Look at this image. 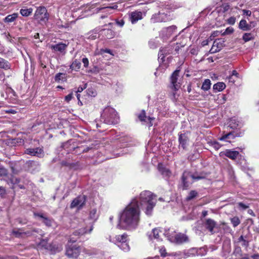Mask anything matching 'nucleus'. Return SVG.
Instances as JSON below:
<instances>
[{"mask_svg":"<svg viewBox=\"0 0 259 259\" xmlns=\"http://www.w3.org/2000/svg\"><path fill=\"white\" fill-rule=\"evenodd\" d=\"M140 221V209L139 202L134 199L124 209L120 215V224L127 230L135 229Z\"/></svg>","mask_w":259,"mask_h":259,"instance_id":"obj_1","label":"nucleus"},{"mask_svg":"<svg viewBox=\"0 0 259 259\" xmlns=\"http://www.w3.org/2000/svg\"><path fill=\"white\" fill-rule=\"evenodd\" d=\"M156 202V196L149 191L142 192L140 195V203L142 209L147 215L152 214L153 207Z\"/></svg>","mask_w":259,"mask_h":259,"instance_id":"obj_2","label":"nucleus"},{"mask_svg":"<svg viewBox=\"0 0 259 259\" xmlns=\"http://www.w3.org/2000/svg\"><path fill=\"white\" fill-rule=\"evenodd\" d=\"M164 235L168 240L176 244L180 245L189 242L188 236L182 233H177L173 230H165Z\"/></svg>","mask_w":259,"mask_h":259,"instance_id":"obj_3","label":"nucleus"},{"mask_svg":"<svg viewBox=\"0 0 259 259\" xmlns=\"http://www.w3.org/2000/svg\"><path fill=\"white\" fill-rule=\"evenodd\" d=\"M33 18L39 24L42 23H46L49 18V14L46 8L44 6L37 7L33 16Z\"/></svg>","mask_w":259,"mask_h":259,"instance_id":"obj_4","label":"nucleus"},{"mask_svg":"<svg viewBox=\"0 0 259 259\" xmlns=\"http://www.w3.org/2000/svg\"><path fill=\"white\" fill-rule=\"evenodd\" d=\"M103 117H105V122L108 124H115L118 121V117L113 108H106L104 111Z\"/></svg>","mask_w":259,"mask_h":259,"instance_id":"obj_5","label":"nucleus"},{"mask_svg":"<svg viewBox=\"0 0 259 259\" xmlns=\"http://www.w3.org/2000/svg\"><path fill=\"white\" fill-rule=\"evenodd\" d=\"M24 228H20L17 230H13L12 234L17 238H23L24 236H31L33 235L34 233H38L39 230L36 228H32L30 230L24 231Z\"/></svg>","mask_w":259,"mask_h":259,"instance_id":"obj_6","label":"nucleus"},{"mask_svg":"<svg viewBox=\"0 0 259 259\" xmlns=\"http://www.w3.org/2000/svg\"><path fill=\"white\" fill-rule=\"evenodd\" d=\"M80 252V249L79 246L69 244L68 243L66 247V255L69 258H77Z\"/></svg>","mask_w":259,"mask_h":259,"instance_id":"obj_7","label":"nucleus"},{"mask_svg":"<svg viewBox=\"0 0 259 259\" xmlns=\"http://www.w3.org/2000/svg\"><path fill=\"white\" fill-rule=\"evenodd\" d=\"M87 197L85 195H78L71 202L70 207L73 208L77 207L78 209H81L85 204Z\"/></svg>","mask_w":259,"mask_h":259,"instance_id":"obj_8","label":"nucleus"},{"mask_svg":"<svg viewBox=\"0 0 259 259\" xmlns=\"http://www.w3.org/2000/svg\"><path fill=\"white\" fill-rule=\"evenodd\" d=\"M25 153L28 155L36 156L39 158H42L44 156V151L43 147H36L35 148H27Z\"/></svg>","mask_w":259,"mask_h":259,"instance_id":"obj_9","label":"nucleus"},{"mask_svg":"<svg viewBox=\"0 0 259 259\" xmlns=\"http://www.w3.org/2000/svg\"><path fill=\"white\" fill-rule=\"evenodd\" d=\"M179 70H176L170 77V82L173 89L177 91L180 88V83L179 81Z\"/></svg>","mask_w":259,"mask_h":259,"instance_id":"obj_10","label":"nucleus"},{"mask_svg":"<svg viewBox=\"0 0 259 259\" xmlns=\"http://www.w3.org/2000/svg\"><path fill=\"white\" fill-rule=\"evenodd\" d=\"M137 116L140 121L143 122L144 124H146L148 127H151L153 125V123L151 122L153 118L149 116H147L144 110H142L141 112L138 114Z\"/></svg>","mask_w":259,"mask_h":259,"instance_id":"obj_11","label":"nucleus"},{"mask_svg":"<svg viewBox=\"0 0 259 259\" xmlns=\"http://www.w3.org/2000/svg\"><path fill=\"white\" fill-rule=\"evenodd\" d=\"M189 177H191L195 180H198L203 178L202 177H195L193 175H190L189 172L184 171L182 177L183 189H187L188 188L189 185L187 180Z\"/></svg>","mask_w":259,"mask_h":259,"instance_id":"obj_12","label":"nucleus"},{"mask_svg":"<svg viewBox=\"0 0 259 259\" xmlns=\"http://www.w3.org/2000/svg\"><path fill=\"white\" fill-rule=\"evenodd\" d=\"M130 16V19L132 24H135L139 20L143 19V14L141 11H135L132 12Z\"/></svg>","mask_w":259,"mask_h":259,"instance_id":"obj_13","label":"nucleus"},{"mask_svg":"<svg viewBox=\"0 0 259 259\" xmlns=\"http://www.w3.org/2000/svg\"><path fill=\"white\" fill-rule=\"evenodd\" d=\"M224 41L218 39L215 40L213 43V45L210 50V52L211 53H215L217 52H219L220 50H221L223 48L224 46Z\"/></svg>","mask_w":259,"mask_h":259,"instance_id":"obj_14","label":"nucleus"},{"mask_svg":"<svg viewBox=\"0 0 259 259\" xmlns=\"http://www.w3.org/2000/svg\"><path fill=\"white\" fill-rule=\"evenodd\" d=\"M217 223L213 220L211 219H207L204 223L205 228L210 232L211 234L214 233L213 229L216 227Z\"/></svg>","mask_w":259,"mask_h":259,"instance_id":"obj_15","label":"nucleus"},{"mask_svg":"<svg viewBox=\"0 0 259 259\" xmlns=\"http://www.w3.org/2000/svg\"><path fill=\"white\" fill-rule=\"evenodd\" d=\"M100 34L107 39H111L115 37L116 32L111 28L102 29L100 31Z\"/></svg>","mask_w":259,"mask_h":259,"instance_id":"obj_16","label":"nucleus"},{"mask_svg":"<svg viewBox=\"0 0 259 259\" xmlns=\"http://www.w3.org/2000/svg\"><path fill=\"white\" fill-rule=\"evenodd\" d=\"M220 155L221 156L224 155L232 160H235L238 157L239 153L237 151L228 149L225 151L221 152Z\"/></svg>","mask_w":259,"mask_h":259,"instance_id":"obj_17","label":"nucleus"},{"mask_svg":"<svg viewBox=\"0 0 259 259\" xmlns=\"http://www.w3.org/2000/svg\"><path fill=\"white\" fill-rule=\"evenodd\" d=\"M34 215L42 219V223L47 227H51L52 226V223L54 221L53 219L46 217L44 214L38 212H34Z\"/></svg>","mask_w":259,"mask_h":259,"instance_id":"obj_18","label":"nucleus"},{"mask_svg":"<svg viewBox=\"0 0 259 259\" xmlns=\"http://www.w3.org/2000/svg\"><path fill=\"white\" fill-rule=\"evenodd\" d=\"M161 230L158 228H154L152 231L148 235L149 238L151 240H156L159 241L160 240Z\"/></svg>","mask_w":259,"mask_h":259,"instance_id":"obj_19","label":"nucleus"},{"mask_svg":"<svg viewBox=\"0 0 259 259\" xmlns=\"http://www.w3.org/2000/svg\"><path fill=\"white\" fill-rule=\"evenodd\" d=\"M67 47V45L64 44L63 42H59L57 44L52 45L51 47L52 50H54L56 52H59L60 53L65 52Z\"/></svg>","mask_w":259,"mask_h":259,"instance_id":"obj_20","label":"nucleus"},{"mask_svg":"<svg viewBox=\"0 0 259 259\" xmlns=\"http://www.w3.org/2000/svg\"><path fill=\"white\" fill-rule=\"evenodd\" d=\"M45 248L50 250L52 253L59 252L62 249V247L61 245L54 243L47 245V246H45Z\"/></svg>","mask_w":259,"mask_h":259,"instance_id":"obj_21","label":"nucleus"},{"mask_svg":"<svg viewBox=\"0 0 259 259\" xmlns=\"http://www.w3.org/2000/svg\"><path fill=\"white\" fill-rule=\"evenodd\" d=\"M11 65L9 62L0 57V68L5 70H9L11 68Z\"/></svg>","mask_w":259,"mask_h":259,"instance_id":"obj_22","label":"nucleus"},{"mask_svg":"<svg viewBox=\"0 0 259 259\" xmlns=\"http://www.w3.org/2000/svg\"><path fill=\"white\" fill-rule=\"evenodd\" d=\"M188 140V137L185 134H182L179 135V141L180 142V145L183 149L185 148Z\"/></svg>","mask_w":259,"mask_h":259,"instance_id":"obj_23","label":"nucleus"},{"mask_svg":"<svg viewBox=\"0 0 259 259\" xmlns=\"http://www.w3.org/2000/svg\"><path fill=\"white\" fill-rule=\"evenodd\" d=\"M69 67L72 70L78 71L81 67V62L77 59H75Z\"/></svg>","mask_w":259,"mask_h":259,"instance_id":"obj_24","label":"nucleus"},{"mask_svg":"<svg viewBox=\"0 0 259 259\" xmlns=\"http://www.w3.org/2000/svg\"><path fill=\"white\" fill-rule=\"evenodd\" d=\"M239 28L243 31H248L250 30L251 26L247 24L245 20L242 19L239 22Z\"/></svg>","mask_w":259,"mask_h":259,"instance_id":"obj_25","label":"nucleus"},{"mask_svg":"<svg viewBox=\"0 0 259 259\" xmlns=\"http://www.w3.org/2000/svg\"><path fill=\"white\" fill-rule=\"evenodd\" d=\"M72 149L75 151V154L76 155H79L81 153L87 152L90 150V148H85L83 146H78L76 147H73Z\"/></svg>","mask_w":259,"mask_h":259,"instance_id":"obj_26","label":"nucleus"},{"mask_svg":"<svg viewBox=\"0 0 259 259\" xmlns=\"http://www.w3.org/2000/svg\"><path fill=\"white\" fill-rule=\"evenodd\" d=\"M128 235L126 233L122 235H118L115 236V241L118 243H121L128 240Z\"/></svg>","mask_w":259,"mask_h":259,"instance_id":"obj_27","label":"nucleus"},{"mask_svg":"<svg viewBox=\"0 0 259 259\" xmlns=\"http://www.w3.org/2000/svg\"><path fill=\"white\" fill-rule=\"evenodd\" d=\"M18 13H13L11 15H8L4 19V21L5 23H10L13 22L16 20V19L18 18Z\"/></svg>","mask_w":259,"mask_h":259,"instance_id":"obj_28","label":"nucleus"},{"mask_svg":"<svg viewBox=\"0 0 259 259\" xmlns=\"http://www.w3.org/2000/svg\"><path fill=\"white\" fill-rule=\"evenodd\" d=\"M176 30V27L175 26H171L165 28L164 33H165V36L168 37L174 33Z\"/></svg>","mask_w":259,"mask_h":259,"instance_id":"obj_29","label":"nucleus"},{"mask_svg":"<svg viewBox=\"0 0 259 259\" xmlns=\"http://www.w3.org/2000/svg\"><path fill=\"white\" fill-rule=\"evenodd\" d=\"M54 79L55 81L57 82H59L60 81L64 82L67 80L66 74L62 73H57L55 76Z\"/></svg>","mask_w":259,"mask_h":259,"instance_id":"obj_30","label":"nucleus"},{"mask_svg":"<svg viewBox=\"0 0 259 259\" xmlns=\"http://www.w3.org/2000/svg\"><path fill=\"white\" fill-rule=\"evenodd\" d=\"M226 88V84L224 82H219L214 84L213 86V89L215 92H221Z\"/></svg>","mask_w":259,"mask_h":259,"instance_id":"obj_31","label":"nucleus"},{"mask_svg":"<svg viewBox=\"0 0 259 259\" xmlns=\"http://www.w3.org/2000/svg\"><path fill=\"white\" fill-rule=\"evenodd\" d=\"M33 11V9L30 8L29 9H22L20 11V14L24 17H28L30 16Z\"/></svg>","mask_w":259,"mask_h":259,"instance_id":"obj_32","label":"nucleus"},{"mask_svg":"<svg viewBox=\"0 0 259 259\" xmlns=\"http://www.w3.org/2000/svg\"><path fill=\"white\" fill-rule=\"evenodd\" d=\"M8 182L12 185L18 184L20 182V179L14 176V175H11L8 177Z\"/></svg>","mask_w":259,"mask_h":259,"instance_id":"obj_33","label":"nucleus"},{"mask_svg":"<svg viewBox=\"0 0 259 259\" xmlns=\"http://www.w3.org/2000/svg\"><path fill=\"white\" fill-rule=\"evenodd\" d=\"M211 82L209 79H205L203 81L201 89L204 91H207L210 88Z\"/></svg>","mask_w":259,"mask_h":259,"instance_id":"obj_34","label":"nucleus"},{"mask_svg":"<svg viewBox=\"0 0 259 259\" xmlns=\"http://www.w3.org/2000/svg\"><path fill=\"white\" fill-rule=\"evenodd\" d=\"M118 246L119 247H120V248L125 252L129 251L130 249V247L127 241L118 244Z\"/></svg>","mask_w":259,"mask_h":259,"instance_id":"obj_35","label":"nucleus"},{"mask_svg":"<svg viewBox=\"0 0 259 259\" xmlns=\"http://www.w3.org/2000/svg\"><path fill=\"white\" fill-rule=\"evenodd\" d=\"M236 136H235L232 132H229L228 134H225L221 138H220V140L224 141L227 139H233Z\"/></svg>","mask_w":259,"mask_h":259,"instance_id":"obj_36","label":"nucleus"},{"mask_svg":"<svg viewBox=\"0 0 259 259\" xmlns=\"http://www.w3.org/2000/svg\"><path fill=\"white\" fill-rule=\"evenodd\" d=\"M228 124V127L232 129H236L238 126V123L235 119H230Z\"/></svg>","mask_w":259,"mask_h":259,"instance_id":"obj_37","label":"nucleus"},{"mask_svg":"<svg viewBox=\"0 0 259 259\" xmlns=\"http://www.w3.org/2000/svg\"><path fill=\"white\" fill-rule=\"evenodd\" d=\"M238 242L241 243L242 246L246 247L248 245V241L246 239V237H244L242 235L239 237Z\"/></svg>","mask_w":259,"mask_h":259,"instance_id":"obj_38","label":"nucleus"},{"mask_svg":"<svg viewBox=\"0 0 259 259\" xmlns=\"http://www.w3.org/2000/svg\"><path fill=\"white\" fill-rule=\"evenodd\" d=\"M253 35L251 33H245L242 37L243 39L245 41H248L253 39Z\"/></svg>","mask_w":259,"mask_h":259,"instance_id":"obj_39","label":"nucleus"},{"mask_svg":"<svg viewBox=\"0 0 259 259\" xmlns=\"http://www.w3.org/2000/svg\"><path fill=\"white\" fill-rule=\"evenodd\" d=\"M87 93L88 96L91 97H95L97 95L96 91L93 88H88Z\"/></svg>","mask_w":259,"mask_h":259,"instance_id":"obj_40","label":"nucleus"},{"mask_svg":"<svg viewBox=\"0 0 259 259\" xmlns=\"http://www.w3.org/2000/svg\"><path fill=\"white\" fill-rule=\"evenodd\" d=\"M197 194L198 193L196 191H191L189 194V195L187 196L186 199L187 200H191L194 198L195 197H196Z\"/></svg>","mask_w":259,"mask_h":259,"instance_id":"obj_41","label":"nucleus"},{"mask_svg":"<svg viewBox=\"0 0 259 259\" xmlns=\"http://www.w3.org/2000/svg\"><path fill=\"white\" fill-rule=\"evenodd\" d=\"M231 222L234 227H237L240 223V220L237 217L231 219Z\"/></svg>","mask_w":259,"mask_h":259,"instance_id":"obj_42","label":"nucleus"},{"mask_svg":"<svg viewBox=\"0 0 259 259\" xmlns=\"http://www.w3.org/2000/svg\"><path fill=\"white\" fill-rule=\"evenodd\" d=\"M62 166L69 167L70 168L73 167L75 165H77V163H69L66 161H62L61 163Z\"/></svg>","mask_w":259,"mask_h":259,"instance_id":"obj_43","label":"nucleus"},{"mask_svg":"<svg viewBox=\"0 0 259 259\" xmlns=\"http://www.w3.org/2000/svg\"><path fill=\"white\" fill-rule=\"evenodd\" d=\"M23 142H24V140L20 138H15V139H12L11 143L14 144H19L20 145L21 144H23Z\"/></svg>","mask_w":259,"mask_h":259,"instance_id":"obj_44","label":"nucleus"},{"mask_svg":"<svg viewBox=\"0 0 259 259\" xmlns=\"http://www.w3.org/2000/svg\"><path fill=\"white\" fill-rule=\"evenodd\" d=\"M115 24L119 26L120 27H122L124 25L125 22L123 19H116L115 20Z\"/></svg>","mask_w":259,"mask_h":259,"instance_id":"obj_45","label":"nucleus"},{"mask_svg":"<svg viewBox=\"0 0 259 259\" xmlns=\"http://www.w3.org/2000/svg\"><path fill=\"white\" fill-rule=\"evenodd\" d=\"M10 168L13 175H18L20 172V169L15 168V165H13L12 164L11 165Z\"/></svg>","mask_w":259,"mask_h":259,"instance_id":"obj_46","label":"nucleus"},{"mask_svg":"<svg viewBox=\"0 0 259 259\" xmlns=\"http://www.w3.org/2000/svg\"><path fill=\"white\" fill-rule=\"evenodd\" d=\"M17 222L21 225H25L27 223V220L26 219H22L21 218H18L16 219Z\"/></svg>","mask_w":259,"mask_h":259,"instance_id":"obj_47","label":"nucleus"},{"mask_svg":"<svg viewBox=\"0 0 259 259\" xmlns=\"http://www.w3.org/2000/svg\"><path fill=\"white\" fill-rule=\"evenodd\" d=\"M171 171L169 169L163 167V176L169 177L171 175Z\"/></svg>","mask_w":259,"mask_h":259,"instance_id":"obj_48","label":"nucleus"},{"mask_svg":"<svg viewBox=\"0 0 259 259\" xmlns=\"http://www.w3.org/2000/svg\"><path fill=\"white\" fill-rule=\"evenodd\" d=\"M7 170L3 166L0 165V176L7 175Z\"/></svg>","mask_w":259,"mask_h":259,"instance_id":"obj_49","label":"nucleus"},{"mask_svg":"<svg viewBox=\"0 0 259 259\" xmlns=\"http://www.w3.org/2000/svg\"><path fill=\"white\" fill-rule=\"evenodd\" d=\"M211 146L215 149L218 150L221 147L220 144L217 142H212L211 143Z\"/></svg>","mask_w":259,"mask_h":259,"instance_id":"obj_50","label":"nucleus"},{"mask_svg":"<svg viewBox=\"0 0 259 259\" xmlns=\"http://www.w3.org/2000/svg\"><path fill=\"white\" fill-rule=\"evenodd\" d=\"M238 205L240 209H243V210H245L249 207L248 205L245 204L242 202H239L238 203Z\"/></svg>","mask_w":259,"mask_h":259,"instance_id":"obj_51","label":"nucleus"},{"mask_svg":"<svg viewBox=\"0 0 259 259\" xmlns=\"http://www.w3.org/2000/svg\"><path fill=\"white\" fill-rule=\"evenodd\" d=\"M86 233V231H84L83 230H76L73 232V235H82Z\"/></svg>","mask_w":259,"mask_h":259,"instance_id":"obj_52","label":"nucleus"},{"mask_svg":"<svg viewBox=\"0 0 259 259\" xmlns=\"http://www.w3.org/2000/svg\"><path fill=\"white\" fill-rule=\"evenodd\" d=\"M82 62L83 64V66L85 68H87L89 66V61L87 58H83L82 59Z\"/></svg>","mask_w":259,"mask_h":259,"instance_id":"obj_53","label":"nucleus"},{"mask_svg":"<svg viewBox=\"0 0 259 259\" xmlns=\"http://www.w3.org/2000/svg\"><path fill=\"white\" fill-rule=\"evenodd\" d=\"M72 97H73V93H71L69 94H68V95H67L66 96H65V100L66 102L68 103L71 100V99H72Z\"/></svg>","mask_w":259,"mask_h":259,"instance_id":"obj_54","label":"nucleus"},{"mask_svg":"<svg viewBox=\"0 0 259 259\" xmlns=\"http://www.w3.org/2000/svg\"><path fill=\"white\" fill-rule=\"evenodd\" d=\"M234 31V29L232 27H228L226 30L224 32V34H229L233 33Z\"/></svg>","mask_w":259,"mask_h":259,"instance_id":"obj_55","label":"nucleus"},{"mask_svg":"<svg viewBox=\"0 0 259 259\" xmlns=\"http://www.w3.org/2000/svg\"><path fill=\"white\" fill-rule=\"evenodd\" d=\"M159 15H160L159 13H158L157 14L153 15L151 19L152 22L153 23H156V22H159L160 21V20H158L157 19V16Z\"/></svg>","mask_w":259,"mask_h":259,"instance_id":"obj_56","label":"nucleus"},{"mask_svg":"<svg viewBox=\"0 0 259 259\" xmlns=\"http://www.w3.org/2000/svg\"><path fill=\"white\" fill-rule=\"evenodd\" d=\"M235 21H236V19L234 17H231L228 19V23L231 25L234 24L235 23Z\"/></svg>","mask_w":259,"mask_h":259,"instance_id":"obj_57","label":"nucleus"},{"mask_svg":"<svg viewBox=\"0 0 259 259\" xmlns=\"http://www.w3.org/2000/svg\"><path fill=\"white\" fill-rule=\"evenodd\" d=\"M101 52H102L103 53H108L111 55H113L112 51L109 49H101Z\"/></svg>","mask_w":259,"mask_h":259,"instance_id":"obj_58","label":"nucleus"},{"mask_svg":"<svg viewBox=\"0 0 259 259\" xmlns=\"http://www.w3.org/2000/svg\"><path fill=\"white\" fill-rule=\"evenodd\" d=\"M98 33L96 32L93 33L89 36V38L91 39H95L97 37Z\"/></svg>","mask_w":259,"mask_h":259,"instance_id":"obj_59","label":"nucleus"},{"mask_svg":"<svg viewBox=\"0 0 259 259\" xmlns=\"http://www.w3.org/2000/svg\"><path fill=\"white\" fill-rule=\"evenodd\" d=\"M87 88V84H85L83 87L79 86L77 91H76V93H81L82 92L85 88Z\"/></svg>","mask_w":259,"mask_h":259,"instance_id":"obj_60","label":"nucleus"},{"mask_svg":"<svg viewBox=\"0 0 259 259\" xmlns=\"http://www.w3.org/2000/svg\"><path fill=\"white\" fill-rule=\"evenodd\" d=\"M6 194V190L3 187H0V195L3 196Z\"/></svg>","mask_w":259,"mask_h":259,"instance_id":"obj_61","label":"nucleus"},{"mask_svg":"<svg viewBox=\"0 0 259 259\" xmlns=\"http://www.w3.org/2000/svg\"><path fill=\"white\" fill-rule=\"evenodd\" d=\"M3 258H4V259H18L17 256H14V255L13 256H9V255L4 256Z\"/></svg>","mask_w":259,"mask_h":259,"instance_id":"obj_62","label":"nucleus"},{"mask_svg":"<svg viewBox=\"0 0 259 259\" xmlns=\"http://www.w3.org/2000/svg\"><path fill=\"white\" fill-rule=\"evenodd\" d=\"M242 12H243V13L244 15H246V16H250L251 14V12L249 10H243Z\"/></svg>","mask_w":259,"mask_h":259,"instance_id":"obj_63","label":"nucleus"},{"mask_svg":"<svg viewBox=\"0 0 259 259\" xmlns=\"http://www.w3.org/2000/svg\"><path fill=\"white\" fill-rule=\"evenodd\" d=\"M157 168L159 171H162V163L159 162L158 163Z\"/></svg>","mask_w":259,"mask_h":259,"instance_id":"obj_64","label":"nucleus"}]
</instances>
